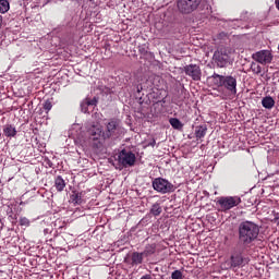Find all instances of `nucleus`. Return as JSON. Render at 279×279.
I'll return each instance as SVG.
<instances>
[{
  "instance_id": "obj_1",
  "label": "nucleus",
  "mask_w": 279,
  "mask_h": 279,
  "mask_svg": "<svg viewBox=\"0 0 279 279\" xmlns=\"http://www.w3.org/2000/svg\"><path fill=\"white\" fill-rule=\"evenodd\" d=\"M260 227L251 220H244L238 226V240L242 247H252L258 241Z\"/></svg>"
},
{
  "instance_id": "obj_2",
  "label": "nucleus",
  "mask_w": 279,
  "mask_h": 279,
  "mask_svg": "<svg viewBox=\"0 0 279 279\" xmlns=\"http://www.w3.org/2000/svg\"><path fill=\"white\" fill-rule=\"evenodd\" d=\"M232 56H234V49L232 47H220L214 52V64L217 69H228L233 62Z\"/></svg>"
},
{
  "instance_id": "obj_3",
  "label": "nucleus",
  "mask_w": 279,
  "mask_h": 279,
  "mask_svg": "<svg viewBox=\"0 0 279 279\" xmlns=\"http://www.w3.org/2000/svg\"><path fill=\"white\" fill-rule=\"evenodd\" d=\"M87 134L89 137V141L93 142V147H95L96 149H101V147H104V128L101 126V124L99 123H92L89 124V126L87 128Z\"/></svg>"
},
{
  "instance_id": "obj_4",
  "label": "nucleus",
  "mask_w": 279,
  "mask_h": 279,
  "mask_svg": "<svg viewBox=\"0 0 279 279\" xmlns=\"http://www.w3.org/2000/svg\"><path fill=\"white\" fill-rule=\"evenodd\" d=\"M151 184L154 191L161 193V195H167V193H173V191H175L173 183L169 182V180L165 178H156L153 180Z\"/></svg>"
},
{
  "instance_id": "obj_5",
  "label": "nucleus",
  "mask_w": 279,
  "mask_h": 279,
  "mask_svg": "<svg viewBox=\"0 0 279 279\" xmlns=\"http://www.w3.org/2000/svg\"><path fill=\"white\" fill-rule=\"evenodd\" d=\"M218 206H220L221 213H228L232 208H236L241 204V197L239 196H221L217 201Z\"/></svg>"
},
{
  "instance_id": "obj_6",
  "label": "nucleus",
  "mask_w": 279,
  "mask_h": 279,
  "mask_svg": "<svg viewBox=\"0 0 279 279\" xmlns=\"http://www.w3.org/2000/svg\"><path fill=\"white\" fill-rule=\"evenodd\" d=\"M202 0H178L177 8L181 14H192L199 8Z\"/></svg>"
},
{
  "instance_id": "obj_7",
  "label": "nucleus",
  "mask_w": 279,
  "mask_h": 279,
  "mask_svg": "<svg viewBox=\"0 0 279 279\" xmlns=\"http://www.w3.org/2000/svg\"><path fill=\"white\" fill-rule=\"evenodd\" d=\"M118 162L121 167H134L136 165V155L131 150L122 149L118 155Z\"/></svg>"
},
{
  "instance_id": "obj_8",
  "label": "nucleus",
  "mask_w": 279,
  "mask_h": 279,
  "mask_svg": "<svg viewBox=\"0 0 279 279\" xmlns=\"http://www.w3.org/2000/svg\"><path fill=\"white\" fill-rule=\"evenodd\" d=\"M121 132V122L118 119H111L109 122L106 124V130L104 133V140L108 138H114Z\"/></svg>"
},
{
  "instance_id": "obj_9",
  "label": "nucleus",
  "mask_w": 279,
  "mask_h": 279,
  "mask_svg": "<svg viewBox=\"0 0 279 279\" xmlns=\"http://www.w3.org/2000/svg\"><path fill=\"white\" fill-rule=\"evenodd\" d=\"M253 60L258 62L259 64H270L271 60H274V56L269 50H260L252 54Z\"/></svg>"
},
{
  "instance_id": "obj_10",
  "label": "nucleus",
  "mask_w": 279,
  "mask_h": 279,
  "mask_svg": "<svg viewBox=\"0 0 279 279\" xmlns=\"http://www.w3.org/2000/svg\"><path fill=\"white\" fill-rule=\"evenodd\" d=\"M184 73L189 77H192L194 82H199L202 80V69L197 64L185 65Z\"/></svg>"
},
{
  "instance_id": "obj_11",
  "label": "nucleus",
  "mask_w": 279,
  "mask_h": 279,
  "mask_svg": "<svg viewBox=\"0 0 279 279\" xmlns=\"http://www.w3.org/2000/svg\"><path fill=\"white\" fill-rule=\"evenodd\" d=\"M231 269H236L240 267H245V265L250 264V257H243L241 253H236L231 255L230 257Z\"/></svg>"
},
{
  "instance_id": "obj_12",
  "label": "nucleus",
  "mask_w": 279,
  "mask_h": 279,
  "mask_svg": "<svg viewBox=\"0 0 279 279\" xmlns=\"http://www.w3.org/2000/svg\"><path fill=\"white\" fill-rule=\"evenodd\" d=\"M222 88H226L231 95H236V76L227 75L222 81Z\"/></svg>"
},
{
  "instance_id": "obj_13",
  "label": "nucleus",
  "mask_w": 279,
  "mask_h": 279,
  "mask_svg": "<svg viewBox=\"0 0 279 279\" xmlns=\"http://www.w3.org/2000/svg\"><path fill=\"white\" fill-rule=\"evenodd\" d=\"M143 258H145V255H143V253L133 252L132 255H131V265H132V267L143 265Z\"/></svg>"
},
{
  "instance_id": "obj_14",
  "label": "nucleus",
  "mask_w": 279,
  "mask_h": 279,
  "mask_svg": "<svg viewBox=\"0 0 279 279\" xmlns=\"http://www.w3.org/2000/svg\"><path fill=\"white\" fill-rule=\"evenodd\" d=\"M82 197H84L82 192L73 191L72 194L70 195V202H71V204H74V206H80L84 202V199H82Z\"/></svg>"
},
{
  "instance_id": "obj_15",
  "label": "nucleus",
  "mask_w": 279,
  "mask_h": 279,
  "mask_svg": "<svg viewBox=\"0 0 279 279\" xmlns=\"http://www.w3.org/2000/svg\"><path fill=\"white\" fill-rule=\"evenodd\" d=\"M208 132V126L206 124L198 125L195 128V136L197 141H202Z\"/></svg>"
},
{
  "instance_id": "obj_16",
  "label": "nucleus",
  "mask_w": 279,
  "mask_h": 279,
  "mask_svg": "<svg viewBox=\"0 0 279 279\" xmlns=\"http://www.w3.org/2000/svg\"><path fill=\"white\" fill-rule=\"evenodd\" d=\"M3 134L7 136V138H14L16 136V128H14L12 124H7L3 126Z\"/></svg>"
},
{
  "instance_id": "obj_17",
  "label": "nucleus",
  "mask_w": 279,
  "mask_h": 279,
  "mask_svg": "<svg viewBox=\"0 0 279 279\" xmlns=\"http://www.w3.org/2000/svg\"><path fill=\"white\" fill-rule=\"evenodd\" d=\"M262 106L266 108V110H271L276 106V100H274L271 96H266L262 99Z\"/></svg>"
},
{
  "instance_id": "obj_18",
  "label": "nucleus",
  "mask_w": 279,
  "mask_h": 279,
  "mask_svg": "<svg viewBox=\"0 0 279 279\" xmlns=\"http://www.w3.org/2000/svg\"><path fill=\"white\" fill-rule=\"evenodd\" d=\"M54 187L58 191V193H62V191H64V189H66V182L64 181L62 175H58L54 179Z\"/></svg>"
},
{
  "instance_id": "obj_19",
  "label": "nucleus",
  "mask_w": 279,
  "mask_h": 279,
  "mask_svg": "<svg viewBox=\"0 0 279 279\" xmlns=\"http://www.w3.org/2000/svg\"><path fill=\"white\" fill-rule=\"evenodd\" d=\"M156 243L147 244L144 251L142 252L144 258H149V256H154V254H156Z\"/></svg>"
},
{
  "instance_id": "obj_20",
  "label": "nucleus",
  "mask_w": 279,
  "mask_h": 279,
  "mask_svg": "<svg viewBox=\"0 0 279 279\" xmlns=\"http://www.w3.org/2000/svg\"><path fill=\"white\" fill-rule=\"evenodd\" d=\"M223 77H225V75L214 73L210 76V80L215 86H217L218 88H222L223 87Z\"/></svg>"
},
{
  "instance_id": "obj_21",
  "label": "nucleus",
  "mask_w": 279,
  "mask_h": 279,
  "mask_svg": "<svg viewBox=\"0 0 279 279\" xmlns=\"http://www.w3.org/2000/svg\"><path fill=\"white\" fill-rule=\"evenodd\" d=\"M162 214V207L160 206V203H155L150 208V215L153 217H160Z\"/></svg>"
},
{
  "instance_id": "obj_22",
  "label": "nucleus",
  "mask_w": 279,
  "mask_h": 279,
  "mask_svg": "<svg viewBox=\"0 0 279 279\" xmlns=\"http://www.w3.org/2000/svg\"><path fill=\"white\" fill-rule=\"evenodd\" d=\"M186 99H189V90H186L185 88H182L180 92V97L177 100V106H182L184 101H186Z\"/></svg>"
},
{
  "instance_id": "obj_23",
  "label": "nucleus",
  "mask_w": 279,
  "mask_h": 279,
  "mask_svg": "<svg viewBox=\"0 0 279 279\" xmlns=\"http://www.w3.org/2000/svg\"><path fill=\"white\" fill-rule=\"evenodd\" d=\"M169 123L173 130H182L184 128V124L178 118H170Z\"/></svg>"
},
{
  "instance_id": "obj_24",
  "label": "nucleus",
  "mask_w": 279,
  "mask_h": 279,
  "mask_svg": "<svg viewBox=\"0 0 279 279\" xmlns=\"http://www.w3.org/2000/svg\"><path fill=\"white\" fill-rule=\"evenodd\" d=\"M10 11V1L0 0V14H5V12Z\"/></svg>"
},
{
  "instance_id": "obj_25",
  "label": "nucleus",
  "mask_w": 279,
  "mask_h": 279,
  "mask_svg": "<svg viewBox=\"0 0 279 279\" xmlns=\"http://www.w3.org/2000/svg\"><path fill=\"white\" fill-rule=\"evenodd\" d=\"M251 71H252L253 73H255L256 75H258V74L262 73L263 68H260V65H259L258 63L252 62V63H251Z\"/></svg>"
},
{
  "instance_id": "obj_26",
  "label": "nucleus",
  "mask_w": 279,
  "mask_h": 279,
  "mask_svg": "<svg viewBox=\"0 0 279 279\" xmlns=\"http://www.w3.org/2000/svg\"><path fill=\"white\" fill-rule=\"evenodd\" d=\"M84 101L86 102L85 106H97L99 100L97 99V97H94L93 99L85 98Z\"/></svg>"
},
{
  "instance_id": "obj_27",
  "label": "nucleus",
  "mask_w": 279,
  "mask_h": 279,
  "mask_svg": "<svg viewBox=\"0 0 279 279\" xmlns=\"http://www.w3.org/2000/svg\"><path fill=\"white\" fill-rule=\"evenodd\" d=\"M171 279H184V275L181 272V270H174L171 274Z\"/></svg>"
},
{
  "instance_id": "obj_28",
  "label": "nucleus",
  "mask_w": 279,
  "mask_h": 279,
  "mask_svg": "<svg viewBox=\"0 0 279 279\" xmlns=\"http://www.w3.org/2000/svg\"><path fill=\"white\" fill-rule=\"evenodd\" d=\"M20 226H24L25 228H29L31 221L27 219V217H21L20 218Z\"/></svg>"
},
{
  "instance_id": "obj_29",
  "label": "nucleus",
  "mask_w": 279,
  "mask_h": 279,
  "mask_svg": "<svg viewBox=\"0 0 279 279\" xmlns=\"http://www.w3.org/2000/svg\"><path fill=\"white\" fill-rule=\"evenodd\" d=\"M53 108V104H51V100H46L44 102V110H46L47 113Z\"/></svg>"
},
{
  "instance_id": "obj_30",
  "label": "nucleus",
  "mask_w": 279,
  "mask_h": 279,
  "mask_svg": "<svg viewBox=\"0 0 279 279\" xmlns=\"http://www.w3.org/2000/svg\"><path fill=\"white\" fill-rule=\"evenodd\" d=\"M88 107H89V106L86 105L85 100H83L82 104H81V110H82V112H84V113L88 112Z\"/></svg>"
},
{
  "instance_id": "obj_31",
  "label": "nucleus",
  "mask_w": 279,
  "mask_h": 279,
  "mask_svg": "<svg viewBox=\"0 0 279 279\" xmlns=\"http://www.w3.org/2000/svg\"><path fill=\"white\" fill-rule=\"evenodd\" d=\"M140 279H154L151 275H144Z\"/></svg>"
},
{
  "instance_id": "obj_32",
  "label": "nucleus",
  "mask_w": 279,
  "mask_h": 279,
  "mask_svg": "<svg viewBox=\"0 0 279 279\" xmlns=\"http://www.w3.org/2000/svg\"><path fill=\"white\" fill-rule=\"evenodd\" d=\"M275 5H276L277 10H279V0H275Z\"/></svg>"
},
{
  "instance_id": "obj_33",
  "label": "nucleus",
  "mask_w": 279,
  "mask_h": 279,
  "mask_svg": "<svg viewBox=\"0 0 279 279\" xmlns=\"http://www.w3.org/2000/svg\"><path fill=\"white\" fill-rule=\"evenodd\" d=\"M154 143H156V142H151V145H154Z\"/></svg>"
},
{
  "instance_id": "obj_34",
  "label": "nucleus",
  "mask_w": 279,
  "mask_h": 279,
  "mask_svg": "<svg viewBox=\"0 0 279 279\" xmlns=\"http://www.w3.org/2000/svg\"><path fill=\"white\" fill-rule=\"evenodd\" d=\"M154 143H156V142H151V145H154Z\"/></svg>"
},
{
  "instance_id": "obj_35",
  "label": "nucleus",
  "mask_w": 279,
  "mask_h": 279,
  "mask_svg": "<svg viewBox=\"0 0 279 279\" xmlns=\"http://www.w3.org/2000/svg\"><path fill=\"white\" fill-rule=\"evenodd\" d=\"M154 143H156V142H151V145H154Z\"/></svg>"
}]
</instances>
